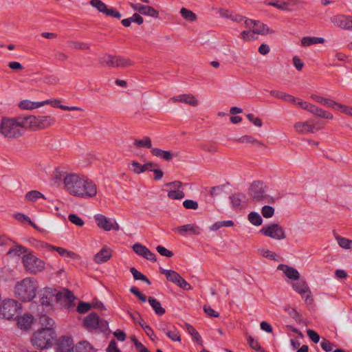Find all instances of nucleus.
Listing matches in <instances>:
<instances>
[{"mask_svg": "<svg viewBox=\"0 0 352 352\" xmlns=\"http://www.w3.org/2000/svg\"><path fill=\"white\" fill-rule=\"evenodd\" d=\"M270 95L273 97L288 102L297 106V103L299 101V98H296L292 95L286 94L283 91L272 90L270 92Z\"/></svg>", "mask_w": 352, "mask_h": 352, "instance_id": "nucleus-27", "label": "nucleus"}, {"mask_svg": "<svg viewBox=\"0 0 352 352\" xmlns=\"http://www.w3.org/2000/svg\"><path fill=\"white\" fill-rule=\"evenodd\" d=\"M242 25L246 29L251 30L254 35L267 34L274 32L272 30H270L266 25L263 24V23L249 19H245Z\"/></svg>", "mask_w": 352, "mask_h": 352, "instance_id": "nucleus-14", "label": "nucleus"}, {"mask_svg": "<svg viewBox=\"0 0 352 352\" xmlns=\"http://www.w3.org/2000/svg\"><path fill=\"white\" fill-rule=\"evenodd\" d=\"M130 272L133 274V278L135 280H140L145 283H146L148 285H151V281L148 280V278L144 276L142 273L137 270L135 267H131L130 269Z\"/></svg>", "mask_w": 352, "mask_h": 352, "instance_id": "nucleus-49", "label": "nucleus"}, {"mask_svg": "<svg viewBox=\"0 0 352 352\" xmlns=\"http://www.w3.org/2000/svg\"><path fill=\"white\" fill-rule=\"evenodd\" d=\"M320 346L322 349L326 352H330L333 350V344L325 338L322 340Z\"/></svg>", "mask_w": 352, "mask_h": 352, "instance_id": "nucleus-64", "label": "nucleus"}, {"mask_svg": "<svg viewBox=\"0 0 352 352\" xmlns=\"http://www.w3.org/2000/svg\"><path fill=\"white\" fill-rule=\"evenodd\" d=\"M25 198L27 201L30 202H35L38 199H46L45 195L38 190H31L25 194Z\"/></svg>", "mask_w": 352, "mask_h": 352, "instance_id": "nucleus-38", "label": "nucleus"}, {"mask_svg": "<svg viewBox=\"0 0 352 352\" xmlns=\"http://www.w3.org/2000/svg\"><path fill=\"white\" fill-rule=\"evenodd\" d=\"M297 106L298 107L301 108L302 109L308 111L309 112H310L311 113H312L314 115L315 114L316 109L318 108L317 106H316L313 104L309 103L307 102L303 101L300 99H299V101L297 103Z\"/></svg>", "mask_w": 352, "mask_h": 352, "instance_id": "nucleus-45", "label": "nucleus"}, {"mask_svg": "<svg viewBox=\"0 0 352 352\" xmlns=\"http://www.w3.org/2000/svg\"><path fill=\"white\" fill-rule=\"evenodd\" d=\"M148 300L149 305L153 308V309L154 310L155 313L157 315L162 316L165 314V309L162 307L161 303L159 300H157L153 297H149Z\"/></svg>", "mask_w": 352, "mask_h": 352, "instance_id": "nucleus-33", "label": "nucleus"}, {"mask_svg": "<svg viewBox=\"0 0 352 352\" xmlns=\"http://www.w3.org/2000/svg\"><path fill=\"white\" fill-rule=\"evenodd\" d=\"M260 232L276 240H282L286 237L284 229L278 223L267 225L261 229Z\"/></svg>", "mask_w": 352, "mask_h": 352, "instance_id": "nucleus-11", "label": "nucleus"}, {"mask_svg": "<svg viewBox=\"0 0 352 352\" xmlns=\"http://www.w3.org/2000/svg\"><path fill=\"white\" fill-rule=\"evenodd\" d=\"M335 239L339 246L345 250H352V240L335 234Z\"/></svg>", "mask_w": 352, "mask_h": 352, "instance_id": "nucleus-35", "label": "nucleus"}, {"mask_svg": "<svg viewBox=\"0 0 352 352\" xmlns=\"http://www.w3.org/2000/svg\"><path fill=\"white\" fill-rule=\"evenodd\" d=\"M21 310V305L14 299H5L0 302V318L11 320L18 317Z\"/></svg>", "mask_w": 352, "mask_h": 352, "instance_id": "nucleus-6", "label": "nucleus"}, {"mask_svg": "<svg viewBox=\"0 0 352 352\" xmlns=\"http://www.w3.org/2000/svg\"><path fill=\"white\" fill-rule=\"evenodd\" d=\"M247 118L250 122H251L253 124L258 127H261L263 125L262 120L258 118L255 117L252 113H248L246 115Z\"/></svg>", "mask_w": 352, "mask_h": 352, "instance_id": "nucleus-61", "label": "nucleus"}, {"mask_svg": "<svg viewBox=\"0 0 352 352\" xmlns=\"http://www.w3.org/2000/svg\"><path fill=\"white\" fill-rule=\"evenodd\" d=\"M40 323L43 327L32 333L30 342L37 349H48L52 346L56 337L54 331L55 322L52 318L43 316L40 318Z\"/></svg>", "mask_w": 352, "mask_h": 352, "instance_id": "nucleus-1", "label": "nucleus"}, {"mask_svg": "<svg viewBox=\"0 0 352 352\" xmlns=\"http://www.w3.org/2000/svg\"><path fill=\"white\" fill-rule=\"evenodd\" d=\"M142 14L157 18L159 16V12L149 6H143Z\"/></svg>", "mask_w": 352, "mask_h": 352, "instance_id": "nucleus-51", "label": "nucleus"}, {"mask_svg": "<svg viewBox=\"0 0 352 352\" xmlns=\"http://www.w3.org/2000/svg\"><path fill=\"white\" fill-rule=\"evenodd\" d=\"M19 107L24 110H32L38 108V102H33L29 100H24L19 102Z\"/></svg>", "mask_w": 352, "mask_h": 352, "instance_id": "nucleus-43", "label": "nucleus"}, {"mask_svg": "<svg viewBox=\"0 0 352 352\" xmlns=\"http://www.w3.org/2000/svg\"><path fill=\"white\" fill-rule=\"evenodd\" d=\"M176 230L179 234L182 235H185L186 233L194 235H199L201 234V231L200 227L194 223L179 226L176 228Z\"/></svg>", "mask_w": 352, "mask_h": 352, "instance_id": "nucleus-26", "label": "nucleus"}, {"mask_svg": "<svg viewBox=\"0 0 352 352\" xmlns=\"http://www.w3.org/2000/svg\"><path fill=\"white\" fill-rule=\"evenodd\" d=\"M236 141L240 143L251 144L252 145H256L258 146H263V144L261 142L250 135H243L237 139Z\"/></svg>", "mask_w": 352, "mask_h": 352, "instance_id": "nucleus-41", "label": "nucleus"}, {"mask_svg": "<svg viewBox=\"0 0 352 352\" xmlns=\"http://www.w3.org/2000/svg\"><path fill=\"white\" fill-rule=\"evenodd\" d=\"M160 329L164 332L171 340L174 342H180L181 336L178 329L172 324L167 323H161Z\"/></svg>", "mask_w": 352, "mask_h": 352, "instance_id": "nucleus-22", "label": "nucleus"}, {"mask_svg": "<svg viewBox=\"0 0 352 352\" xmlns=\"http://www.w3.org/2000/svg\"><path fill=\"white\" fill-rule=\"evenodd\" d=\"M34 318L32 315L25 314L23 316L18 317L17 324L21 329H28L33 324Z\"/></svg>", "mask_w": 352, "mask_h": 352, "instance_id": "nucleus-28", "label": "nucleus"}, {"mask_svg": "<svg viewBox=\"0 0 352 352\" xmlns=\"http://www.w3.org/2000/svg\"><path fill=\"white\" fill-rule=\"evenodd\" d=\"M52 106L56 108H60L64 111H82L83 109L78 107H67L60 104V101L57 99L52 100Z\"/></svg>", "mask_w": 352, "mask_h": 352, "instance_id": "nucleus-44", "label": "nucleus"}, {"mask_svg": "<svg viewBox=\"0 0 352 352\" xmlns=\"http://www.w3.org/2000/svg\"><path fill=\"white\" fill-rule=\"evenodd\" d=\"M310 98L315 102H318L327 107L328 104L330 100L329 98H325V97H323V96H319V95H317L315 94H311Z\"/></svg>", "mask_w": 352, "mask_h": 352, "instance_id": "nucleus-54", "label": "nucleus"}, {"mask_svg": "<svg viewBox=\"0 0 352 352\" xmlns=\"http://www.w3.org/2000/svg\"><path fill=\"white\" fill-rule=\"evenodd\" d=\"M296 0H268L265 1V4L276 8L281 10H291L292 8L297 5Z\"/></svg>", "mask_w": 352, "mask_h": 352, "instance_id": "nucleus-20", "label": "nucleus"}, {"mask_svg": "<svg viewBox=\"0 0 352 352\" xmlns=\"http://www.w3.org/2000/svg\"><path fill=\"white\" fill-rule=\"evenodd\" d=\"M56 352H74L72 339L68 336L60 337L57 342Z\"/></svg>", "mask_w": 352, "mask_h": 352, "instance_id": "nucleus-24", "label": "nucleus"}, {"mask_svg": "<svg viewBox=\"0 0 352 352\" xmlns=\"http://www.w3.org/2000/svg\"><path fill=\"white\" fill-rule=\"evenodd\" d=\"M130 292L133 294L135 295V296H137L140 300H141L142 302H144L146 301L147 300V298L146 296L143 294L142 293H141L138 288H136L135 287H131L130 288Z\"/></svg>", "mask_w": 352, "mask_h": 352, "instance_id": "nucleus-62", "label": "nucleus"}, {"mask_svg": "<svg viewBox=\"0 0 352 352\" xmlns=\"http://www.w3.org/2000/svg\"><path fill=\"white\" fill-rule=\"evenodd\" d=\"M133 65V62L130 58L116 56V67H128Z\"/></svg>", "mask_w": 352, "mask_h": 352, "instance_id": "nucleus-40", "label": "nucleus"}, {"mask_svg": "<svg viewBox=\"0 0 352 352\" xmlns=\"http://www.w3.org/2000/svg\"><path fill=\"white\" fill-rule=\"evenodd\" d=\"M130 170L135 174H141L144 173L143 165L136 161H132L129 166Z\"/></svg>", "mask_w": 352, "mask_h": 352, "instance_id": "nucleus-55", "label": "nucleus"}, {"mask_svg": "<svg viewBox=\"0 0 352 352\" xmlns=\"http://www.w3.org/2000/svg\"><path fill=\"white\" fill-rule=\"evenodd\" d=\"M230 200L232 206L234 209L241 210L248 205L250 199L245 194L237 192L230 197Z\"/></svg>", "mask_w": 352, "mask_h": 352, "instance_id": "nucleus-21", "label": "nucleus"}, {"mask_svg": "<svg viewBox=\"0 0 352 352\" xmlns=\"http://www.w3.org/2000/svg\"><path fill=\"white\" fill-rule=\"evenodd\" d=\"M133 145L138 148H152L151 140L149 137L145 136L142 139H135L133 142Z\"/></svg>", "mask_w": 352, "mask_h": 352, "instance_id": "nucleus-36", "label": "nucleus"}, {"mask_svg": "<svg viewBox=\"0 0 352 352\" xmlns=\"http://www.w3.org/2000/svg\"><path fill=\"white\" fill-rule=\"evenodd\" d=\"M248 220L252 224L256 226H261L263 223L261 215L256 212H251L248 214Z\"/></svg>", "mask_w": 352, "mask_h": 352, "instance_id": "nucleus-48", "label": "nucleus"}, {"mask_svg": "<svg viewBox=\"0 0 352 352\" xmlns=\"http://www.w3.org/2000/svg\"><path fill=\"white\" fill-rule=\"evenodd\" d=\"M59 78L54 75H47L43 77V82L47 85H56L59 83Z\"/></svg>", "mask_w": 352, "mask_h": 352, "instance_id": "nucleus-53", "label": "nucleus"}, {"mask_svg": "<svg viewBox=\"0 0 352 352\" xmlns=\"http://www.w3.org/2000/svg\"><path fill=\"white\" fill-rule=\"evenodd\" d=\"M68 219L72 223L80 227L82 226L85 223L84 221L81 218H80L78 216L74 214H70L68 216Z\"/></svg>", "mask_w": 352, "mask_h": 352, "instance_id": "nucleus-59", "label": "nucleus"}, {"mask_svg": "<svg viewBox=\"0 0 352 352\" xmlns=\"http://www.w3.org/2000/svg\"><path fill=\"white\" fill-rule=\"evenodd\" d=\"M248 342L250 346L257 351H262L263 352V350L262 349L261 345L259 344L258 342L256 340H254L251 336L248 337Z\"/></svg>", "mask_w": 352, "mask_h": 352, "instance_id": "nucleus-58", "label": "nucleus"}, {"mask_svg": "<svg viewBox=\"0 0 352 352\" xmlns=\"http://www.w3.org/2000/svg\"><path fill=\"white\" fill-rule=\"evenodd\" d=\"M61 298V292L55 289L45 287L41 291L40 301L43 305L50 306L54 300H59Z\"/></svg>", "mask_w": 352, "mask_h": 352, "instance_id": "nucleus-13", "label": "nucleus"}, {"mask_svg": "<svg viewBox=\"0 0 352 352\" xmlns=\"http://www.w3.org/2000/svg\"><path fill=\"white\" fill-rule=\"evenodd\" d=\"M74 352H94V349L88 342L82 341L76 345Z\"/></svg>", "mask_w": 352, "mask_h": 352, "instance_id": "nucleus-37", "label": "nucleus"}, {"mask_svg": "<svg viewBox=\"0 0 352 352\" xmlns=\"http://www.w3.org/2000/svg\"><path fill=\"white\" fill-rule=\"evenodd\" d=\"M38 288L39 284L35 278L25 277L15 284L14 294L22 301L30 302L36 297Z\"/></svg>", "mask_w": 352, "mask_h": 352, "instance_id": "nucleus-4", "label": "nucleus"}, {"mask_svg": "<svg viewBox=\"0 0 352 352\" xmlns=\"http://www.w3.org/2000/svg\"><path fill=\"white\" fill-rule=\"evenodd\" d=\"M30 250L27 248L19 245L15 244L13 247L10 250L9 254H13L14 256H19V254H23V255L28 254Z\"/></svg>", "mask_w": 352, "mask_h": 352, "instance_id": "nucleus-42", "label": "nucleus"}, {"mask_svg": "<svg viewBox=\"0 0 352 352\" xmlns=\"http://www.w3.org/2000/svg\"><path fill=\"white\" fill-rule=\"evenodd\" d=\"M26 128L25 116H3L0 122V135L4 138L12 140L22 137Z\"/></svg>", "mask_w": 352, "mask_h": 352, "instance_id": "nucleus-3", "label": "nucleus"}, {"mask_svg": "<svg viewBox=\"0 0 352 352\" xmlns=\"http://www.w3.org/2000/svg\"><path fill=\"white\" fill-rule=\"evenodd\" d=\"M89 3L92 7L95 8L98 12L105 14L108 7L101 0H91L89 1Z\"/></svg>", "mask_w": 352, "mask_h": 352, "instance_id": "nucleus-47", "label": "nucleus"}, {"mask_svg": "<svg viewBox=\"0 0 352 352\" xmlns=\"http://www.w3.org/2000/svg\"><path fill=\"white\" fill-rule=\"evenodd\" d=\"M314 115L318 117L327 119V120H333V116L331 112L324 110L322 108H320L318 107L316 109V111Z\"/></svg>", "mask_w": 352, "mask_h": 352, "instance_id": "nucleus-52", "label": "nucleus"}, {"mask_svg": "<svg viewBox=\"0 0 352 352\" xmlns=\"http://www.w3.org/2000/svg\"><path fill=\"white\" fill-rule=\"evenodd\" d=\"M293 289L299 294L302 299L305 300L307 305H312L314 298L311 295V292L308 286V284L303 280L294 282L292 284Z\"/></svg>", "mask_w": 352, "mask_h": 352, "instance_id": "nucleus-9", "label": "nucleus"}, {"mask_svg": "<svg viewBox=\"0 0 352 352\" xmlns=\"http://www.w3.org/2000/svg\"><path fill=\"white\" fill-rule=\"evenodd\" d=\"M160 272L162 274H163L166 276V278L169 281H170L175 284H176L178 279L181 276L177 272L173 271V270H164V269L161 268Z\"/></svg>", "mask_w": 352, "mask_h": 352, "instance_id": "nucleus-39", "label": "nucleus"}, {"mask_svg": "<svg viewBox=\"0 0 352 352\" xmlns=\"http://www.w3.org/2000/svg\"><path fill=\"white\" fill-rule=\"evenodd\" d=\"M257 252L259 255L262 256L263 257L267 258L271 260H274L276 256L274 252L264 248L258 249L257 250Z\"/></svg>", "mask_w": 352, "mask_h": 352, "instance_id": "nucleus-56", "label": "nucleus"}, {"mask_svg": "<svg viewBox=\"0 0 352 352\" xmlns=\"http://www.w3.org/2000/svg\"><path fill=\"white\" fill-rule=\"evenodd\" d=\"M179 13L184 19L189 22H195L197 20V14L186 8H182Z\"/></svg>", "mask_w": 352, "mask_h": 352, "instance_id": "nucleus-34", "label": "nucleus"}, {"mask_svg": "<svg viewBox=\"0 0 352 352\" xmlns=\"http://www.w3.org/2000/svg\"><path fill=\"white\" fill-rule=\"evenodd\" d=\"M261 214L265 218H271L274 214V208L270 206H265L261 209Z\"/></svg>", "mask_w": 352, "mask_h": 352, "instance_id": "nucleus-57", "label": "nucleus"}, {"mask_svg": "<svg viewBox=\"0 0 352 352\" xmlns=\"http://www.w3.org/2000/svg\"><path fill=\"white\" fill-rule=\"evenodd\" d=\"M132 248L133 251L139 256L153 262L157 261L155 254H153L148 248L142 245L141 243H135Z\"/></svg>", "mask_w": 352, "mask_h": 352, "instance_id": "nucleus-23", "label": "nucleus"}, {"mask_svg": "<svg viewBox=\"0 0 352 352\" xmlns=\"http://www.w3.org/2000/svg\"><path fill=\"white\" fill-rule=\"evenodd\" d=\"M21 262L23 270L30 274H38L45 269V262L37 257L32 250L22 256Z\"/></svg>", "mask_w": 352, "mask_h": 352, "instance_id": "nucleus-5", "label": "nucleus"}, {"mask_svg": "<svg viewBox=\"0 0 352 352\" xmlns=\"http://www.w3.org/2000/svg\"><path fill=\"white\" fill-rule=\"evenodd\" d=\"M69 43V46L75 50H89L90 49L89 45L87 43L71 41Z\"/></svg>", "mask_w": 352, "mask_h": 352, "instance_id": "nucleus-50", "label": "nucleus"}, {"mask_svg": "<svg viewBox=\"0 0 352 352\" xmlns=\"http://www.w3.org/2000/svg\"><path fill=\"white\" fill-rule=\"evenodd\" d=\"M331 22L340 28L352 30V16L345 14H336L331 18ZM352 49V43L349 44Z\"/></svg>", "mask_w": 352, "mask_h": 352, "instance_id": "nucleus-16", "label": "nucleus"}, {"mask_svg": "<svg viewBox=\"0 0 352 352\" xmlns=\"http://www.w3.org/2000/svg\"><path fill=\"white\" fill-rule=\"evenodd\" d=\"M183 183L179 181H174L164 184V190L167 192V197L170 199L181 200L185 197L183 190Z\"/></svg>", "mask_w": 352, "mask_h": 352, "instance_id": "nucleus-8", "label": "nucleus"}, {"mask_svg": "<svg viewBox=\"0 0 352 352\" xmlns=\"http://www.w3.org/2000/svg\"><path fill=\"white\" fill-rule=\"evenodd\" d=\"M84 325L89 329L98 328L103 331L107 329V324L105 321L100 320L97 314L91 313L85 318Z\"/></svg>", "mask_w": 352, "mask_h": 352, "instance_id": "nucleus-17", "label": "nucleus"}, {"mask_svg": "<svg viewBox=\"0 0 352 352\" xmlns=\"http://www.w3.org/2000/svg\"><path fill=\"white\" fill-rule=\"evenodd\" d=\"M278 270L283 271L289 279L298 280L300 278L299 272L294 267L281 264L278 266Z\"/></svg>", "mask_w": 352, "mask_h": 352, "instance_id": "nucleus-29", "label": "nucleus"}, {"mask_svg": "<svg viewBox=\"0 0 352 352\" xmlns=\"http://www.w3.org/2000/svg\"><path fill=\"white\" fill-rule=\"evenodd\" d=\"M241 38L244 41H252L255 38V35L250 29L245 30L241 33Z\"/></svg>", "mask_w": 352, "mask_h": 352, "instance_id": "nucleus-60", "label": "nucleus"}, {"mask_svg": "<svg viewBox=\"0 0 352 352\" xmlns=\"http://www.w3.org/2000/svg\"><path fill=\"white\" fill-rule=\"evenodd\" d=\"M75 173H68L64 167L58 166L52 172V177L56 183L63 182V188L67 190Z\"/></svg>", "mask_w": 352, "mask_h": 352, "instance_id": "nucleus-12", "label": "nucleus"}, {"mask_svg": "<svg viewBox=\"0 0 352 352\" xmlns=\"http://www.w3.org/2000/svg\"><path fill=\"white\" fill-rule=\"evenodd\" d=\"M324 41V38L322 37L305 36L301 39V45L303 47H308L311 45L322 44Z\"/></svg>", "mask_w": 352, "mask_h": 352, "instance_id": "nucleus-32", "label": "nucleus"}, {"mask_svg": "<svg viewBox=\"0 0 352 352\" xmlns=\"http://www.w3.org/2000/svg\"><path fill=\"white\" fill-rule=\"evenodd\" d=\"M187 331L191 335L192 340L200 346H203V340L198 331L191 325L187 324Z\"/></svg>", "mask_w": 352, "mask_h": 352, "instance_id": "nucleus-46", "label": "nucleus"}, {"mask_svg": "<svg viewBox=\"0 0 352 352\" xmlns=\"http://www.w3.org/2000/svg\"><path fill=\"white\" fill-rule=\"evenodd\" d=\"M94 218L97 226L105 231L120 230V226L114 219H109L101 214H96Z\"/></svg>", "mask_w": 352, "mask_h": 352, "instance_id": "nucleus-15", "label": "nucleus"}, {"mask_svg": "<svg viewBox=\"0 0 352 352\" xmlns=\"http://www.w3.org/2000/svg\"><path fill=\"white\" fill-rule=\"evenodd\" d=\"M151 153L153 155L164 160L166 161H170L173 159V154L168 151L162 150L157 148H153L151 150Z\"/></svg>", "mask_w": 352, "mask_h": 352, "instance_id": "nucleus-30", "label": "nucleus"}, {"mask_svg": "<svg viewBox=\"0 0 352 352\" xmlns=\"http://www.w3.org/2000/svg\"><path fill=\"white\" fill-rule=\"evenodd\" d=\"M26 128L36 131L48 128L55 123V118L51 116H25Z\"/></svg>", "mask_w": 352, "mask_h": 352, "instance_id": "nucleus-7", "label": "nucleus"}, {"mask_svg": "<svg viewBox=\"0 0 352 352\" xmlns=\"http://www.w3.org/2000/svg\"><path fill=\"white\" fill-rule=\"evenodd\" d=\"M183 206L186 209L197 210L198 208V203L191 199L184 201Z\"/></svg>", "mask_w": 352, "mask_h": 352, "instance_id": "nucleus-63", "label": "nucleus"}, {"mask_svg": "<svg viewBox=\"0 0 352 352\" xmlns=\"http://www.w3.org/2000/svg\"><path fill=\"white\" fill-rule=\"evenodd\" d=\"M112 250L107 246H104L94 256V260L96 263L100 264L108 261L111 257Z\"/></svg>", "mask_w": 352, "mask_h": 352, "instance_id": "nucleus-25", "label": "nucleus"}, {"mask_svg": "<svg viewBox=\"0 0 352 352\" xmlns=\"http://www.w3.org/2000/svg\"><path fill=\"white\" fill-rule=\"evenodd\" d=\"M98 61L102 66L116 67V56L106 54L100 56Z\"/></svg>", "mask_w": 352, "mask_h": 352, "instance_id": "nucleus-31", "label": "nucleus"}, {"mask_svg": "<svg viewBox=\"0 0 352 352\" xmlns=\"http://www.w3.org/2000/svg\"><path fill=\"white\" fill-rule=\"evenodd\" d=\"M168 102L170 103H184L191 107H197L199 105V100L191 94H184L173 96L168 100Z\"/></svg>", "mask_w": 352, "mask_h": 352, "instance_id": "nucleus-19", "label": "nucleus"}, {"mask_svg": "<svg viewBox=\"0 0 352 352\" xmlns=\"http://www.w3.org/2000/svg\"><path fill=\"white\" fill-rule=\"evenodd\" d=\"M248 195L254 201H259L266 198L267 195L263 183L260 182H253L248 188Z\"/></svg>", "mask_w": 352, "mask_h": 352, "instance_id": "nucleus-18", "label": "nucleus"}, {"mask_svg": "<svg viewBox=\"0 0 352 352\" xmlns=\"http://www.w3.org/2000/svg\"><path fill=\"white\" fill-rule=\"evenodd\" d=\"M294 127L296 132L299 134L314 133L323 128L319 122H314L313 120L298 122L295 123Z\"/></svg>", "mask_w": 352, "mask_h": 352, "instance_id": "nucleus-10", "label": "nucleus"}, {"mask_svg": "<svg viewBox=\"0 0 352 352\" xmlns=\"http://www.w3.org/2000/svg\"><path fill=\"white\" fill-rule=\"evenodd\" d=\"M71 196L90 199L98 195V186L91 179L84 175L75 173L65 190Z\"/></svg>", "mask_w": 352, "mask_h": 352, "instance_id": "nucleus-2", "label": "nucleus"}]
</instances>
